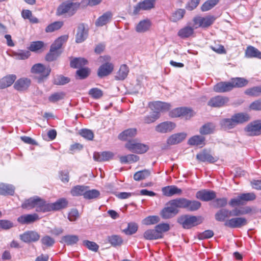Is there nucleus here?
I'll list each match as a JSON object with an SVG mask.
<instances>
[{
  "instance_id": "17",
  "label": "nucleus",
  "mask_w": 261,
  "mask_h": 261,
  "mask_svg": "<svg viewBox=\"0 0 261 261\" xmlns=\"http://www.w3.org/2000/svg\"><path fill=\"white\" fill-rule=\"evenodd\" d=\"M175 127V123L167 121L159 124L156 126L155 129L157 132L165 134L171 132Z\"/></svg>"
},
{
  "instance_id": "6",
  "label": "nucleus",
  "mask_w": 261,
  "mask_h": 261,
  "mask_svg": "<svg viewBox=\"0 0 261 261\" xmlns=\"http://www.w3.org/2000/svg\"><path fill=\"white\" fill-rule=\"evenodd\" d=\"M244 131L249 136L261 135V120H256L248 123L244 128Z\"/></svg>"
},
{
  "instance_id": "13",
  "label": "nucleus",
  "mask_w": 261,
  "mask_h": 261,
  "mask_svg": "<svg viewBox=\"0 0 261 261\" xmlns=\"http://www.w3.org/2000/svg\"><path fill=\"white\" fill-rule=\"evenodd\" d=\"M171 117H185L186 119L192 116V111L187 108H177L170 112Z\"/></svg>"
},
{
  "instance_id": "20",
  "label": "nucleus",
  "mask_w": 261,
  "mask_h": 261,
  "mask_svg": "<svg viewBox=\"0 0 261 261\" xmlns=\"http://www.w3.org/2000/svg\"><path fill=\"white\" fill-rule=\"evenodd\" d=\"M148 149L147 145L132 140V152L142 154L147 152Z\"/></svg>"
},
{
  "instance_id": "64",
  "label": "nucleus",
  "mask_w": 261,
  "mask_h": 261,
  "mask_svg": "<svg viewBox=\"0 0 261 261\" xmlns=\"http://www.w3.org/2000/svg\"><path fill=\"white\" fill-rule=\"evenodd\" d=\"M90 72L88 68H81L76 71V74L80 79H84L89 75Z\"/></svg>"
},
{
  "instance_id": "5",
  "label": "nucleus",
  "mask_w": 261,
  "mask_h": 261,
  "mask_svg": "<svg viewBox=\"0 0 261 261\" xmlns=\"http://www.w3.org/2000/svg\"><path fill=\"white\" fill-rule=\"evenodd\" d=\"M256 196L253 193H243L239 195L236 198L230 200L229 204L233 207L244 205L246 202L254 200Z\"/></svg>"
},
{
  "instance_id": "49",
  "label": "nucleus",
  "mask_w": 261,
  "mask_h": 261,
  "mask_svg": "<svg viewBox=\"0 0 261 261\" xmlns=\"http://www.w3.org/2000/svg\"><path fill=\"white\" fill-rule=\"evenodd\" d=\"M65 93L64 92H55L51 94L48 97V100L53 103H55L64 98Z\"/></svg>"
},
{
  "instance_id": "34",
  "label": "nucleus",
  "mask_w": 261,
  "mask_h": 261,
  "mask_svg": "<svg viewBox=\"0 0 261 261\" xmlns=\"http://www.w3.org/2000/svg\"><path fill=\"white\" fill-rule=\"evenodd\" d=\"M220 125L222 129L227 130L236 127V124L232 117L231 118H224L220 122Z\"/></svg>"
},
{
  "instance_id": "54",
  "label": "nucleus",
  "mask_w": 261,
  "mask_h": 261,
  "mask_svg": "<svg viewBox=\"0 0 261 261\" xmlns=\"http://www.w3.org/2000/svg\"><path fill=\"white\" fill-rule=\"evenodd\" d=\"M219 0H208L201 6V10L203 12L208 11L216 6Z\"/></svg>"
},
{
  "instance_id": "1",
  "label": "nucleus",
  "mask_w": 261,
  "mask_h": 261,
  "mask_svg": "<svg viewBox=\"0 0 261 261\" xmlns=\"http://www.w3.org/2000/svg\"><path fill=\"white\" fill-rule=\"evenodd\" d=\"M49 203L39 196H35L25 200L22 204L23 208L31 210L35 208L37 212L46 213L49 212Z\"/></svg>"
},
{
  "instance_id": "4",
  "label": "nucleus",
  "mask_w": 261,
  "mask_h": 261,
  "mask_svg": "<svg viewBox=\"0 0 261 261\" xmlns=\"http://www.w3.org/2000/svg\"><path fill=\"white\" fill-rule=\"evenodd\" d=\"M80 4L77 3H62L57 8L56 14L58 16L66 15L68 16H73L79 8Z\"/></svg>"
},
{
  "instance_id": "44",
  "label": "nucleus",
  "mask_w": 261,
  "mask_h": 261,
  "mask_svg": "<svg viewBox=\"0 0 261 261\" xmlns=\"http://www.w3.org/2000/svg\"><path fill=\"white\" fill-rule=\"evenodd\" d=\"M100 195V192L96 189L89 190L86 189L84 198L86 199H92L98 197Z\"/></svg>"
},
{
  "instance_id": "43",
  "label": "nucleus",
  "mask_w": 261,
  "mask_h": 261,
  "mask_svg": "<svg viewBox=\"0 0 261 261\" xmlns=\"http://www.w3.org/2000/svg\"><path fill=\"white\" fill-rule=\"evenodd\" d=\"M204 138L202 136H194L189 140L188 143L191 145H203L204 144Z\"/></svg>"
},
{
  "instance_id": "38",
  "label": "nucleus",
  "mask_w": 261,
  "mask_h": 261,
  "mask_svg": "<svg viewBox=\"0 0 261 261\" xmlns=\"http://www.w3.org/2000/svg\"><path fill=\"white\" fill-rule=\"evenodd\" d=\"M130 137V129H127L121 133L118 136L119 140L121 141H128L125 144V147L130 150V141L129 138Z\"/></svg>"
},
{
  "instance_id": "47",
  "label": "nucleus",
  "mask_w": 261,
  "mask_h": 261,
  "mask_svg": "<svg viewBox=\"0 0 261 261\" xmlns=\"http://www.w3.org/2000/svg\"><path fill=\"white\" fill-rule=\"evenodd\" d=\"M150 174V172L149 170H143L137 172L134 175V178L135 180L139 181L144 179L148 177Z\"/></svg>"
},
{
  "instance_id": "41",
  "label": "nucleus",
  "mask_w": 261,
  "mask_h": 261,
  "mask_svg": "<svg viewBox=\"0 0 261 261\" xmlns=\"http://www.w3.org/2000/svg\"><path fill=\"white\" fill-rule=\"evenodd\" d=\"M144 237L147 240H156L161 238L160 233L156 229H148L145 231Z\"/></svg>"
},
{
  "instance_id": "61",
  "label": "nucleus",
  "mask_w": 261,
  "mask_h": 261,
  "mask_svg": "<svg viewBox=\"0 0 261 261\" xmlns=\"http://www.w3.org/2000/svg\"><path fill=\"white\" fill-rule=\"evenodd\" d=\"M213 205L215 207L220 208L225 206L227 204L226 198H217L213 201Z\"/></svg>"
},
{
  "instance_id": "14",
  "label": "nucleus",
  "mask_w": 261,
  "mask_h": 261,
  "mask_svg": "<svg viewBox=\"0 0 261 261\" xmlns=\"http://www.w3.org/2000/svg\"><path fill=\"white\" fill-rule=\"evenodd\" d=\"M196 197L203 201H208L215 199L216 194L213 191L202 190L196 193Z\"/></svg>"
},
{
  "instance_id": "36",
  "label": "nucleus",
  "mask_w": 261,
  "mask_h": 261,
  "mask_svg": "<svg viewBox=\"0 0 261 261\" xmlns=\"http://www.w3.org/2000/svg\"><path fill=\"white\" fill-rule=\"evenodd\" d=\"M79 241V237L76 235L68 234L62 237L61 242L67 245H73Z\"/></svg>"
},
{
  "instance_id": "62",
  "label": "nucleus",
  "mask_w": 261,
  "mask_h": 261,
  "mask_svg": "<svg viewBox=\"0 0 261 261\" xmlns=\"http://www.w3.org/2000/svg\"><path fill=\"white\" fill-rule=\"evenodd\" d=\"M80 134L88 140H92L94 138V134L91 130L88 129H82L80 132Z\"/></svg>"
},
{
  "instance_id": "32",
  "label": "nucleus",
  "mask_w": 261,
  "mask_h": 261,
  "mask_svg": "<svg viewBox=\"0 0 261 261\" xmlns=\"http://www.w3.org/2000/svg\"><path fill=\"white\" fill-rule=\"evenodd\" d=\"M15 188L12 185L4 183L0 184V195H13L14 193Z\"/></svg>"
},
{
  "instance_id": "31",
  "label": "nucleus",
  "mask_w": 261,
  "mask_h": 261,
  "mask_svg": "<svg viewBox=\"0 0 261 261\" xmlns=\"http://www.w3.org/2000/svg\"><path fill=\"white\" fill-rule=\"evenodd\" d=\"M151 25L150 20L148 19L141 20L136 27V31L138 33H144L149 30Z\"/></svg>"
},
{
  "instance_id": "58",
  "label": "nucleus",
  "mask_w": 261,
  "mask_h": 261,
  "mask_svg": "<svg viewBox=\"0 0 261 261\" xmlns=\"http://www.w3.org/2000/svg\"><path fill=\"white\" fill-rule=\"evenodd\" d=\"M160 218L157 216H150L143 220V223L145 225H152L159 222Z\"/></svg>"
},
{
  "instance_id": "26",
  "label": "nucleus",
  "mask_w": 261,
  "mask_h": 261,
  "mask_svg": "<svg viewBox=\"0 0 261 261\" xmlns=\"http://www.w3.org/2000/svg\"><path fill=\"white\" fill-rule=\"evenodd\" d=\"M113 14L111 12L107 11L99 17L95 21V25L97 27H102L107 24L112 19Z\"/></svg>"
},
{
  "instance_id": "33",
  "label": "nucleus",
  "mask_w": 261,
  "mask_h": 261,
  "mask_svg": "<svg viewBox=\"0 0 261 261\" xmlns=\"http://www.w3.org/2000/svg\"><path fill=\"white\" fill-rule=\"evenodd\" d=\"M188 199L184 198H179L169 201V204L177 208H186L188 206Z\"/></svg>"
},
{
  "instance_id": "35",
  "label": "nucleus",
  "mask_w": 261,
  "mask_h": 261,
  "mask_svg": "<svg viewBox=\"0 0 261 261\" xmlns=\"http://www.w3.org/2000/svg\"><path fill=\"white\" fill-rule=\"evenodd\" d=\"M245 55L248 58H257L261 59V52L253 46H249L247 47Z\"/></svg>"
},
{
  "instance_id": "55",
  "label": "nucleus",
  "mask_w": 261,
  "mask_h": 261,
  "mask_svg": "<svg viewBox=\"0 0 261 261\" xmlns=\"http://www.w3.org/2000/svg\"><path fill=\"white\" fill-rule=\"evenodd\" d=\"M201 206V203L196 200H188V206L186 209L189 211H195L199 209Z\"/></svg>"
},
{
  "instance_id": "30",
  "label": "nucleus",
  "mask_w": 261,
  "mask_h": 261,
  "mask_svg": "<svg viewBox=\"0 0 261 261\" xmlns=\"http://www.w3.org/2000/svg\"><path fill=\"white\" fill-rule=\"evenodd\" d=\"M196 158L201 162H207L210 163H215L218 160L216 157L213 156L211 154L206 151H203L197 154Z\"/></svg>"
},
{
  "instance_id": "40",
  "label": "nucleus",
  "mask_w": 261,
  "mask_h": 261,
  "mask_svg": "<svg viewBox=\"0 0 261 261\" xmlns=\"http://www.w3.org/2000/svg\"><path fill=\"white\" fill-rule=\"evenodd\" d=\"M88 63V61L84 58H76L70 62V66L74 68H82Z\"/></svg>"
},
{
  "instance_id": "39",
  "label": "nucleus",
  "mask_w": 261,
  "mask_h": 261,
  "mask_svg": "<svg viewBox=\"0 0 261 261\" xmlns=\"http://www.w3.org/2000/svg\"><path fill=\"white\" fill-rule=\"evenodd\" d=\"M230 82L232 89L233 88H240L247 85L248 82L247 80L242 77H236L232 79Z\"/></svg>"
},
{
  "instance_id": "2",
  "label": "nucleus",
  "mask_w": 261,
  "mask_h": 261,
  "mask_svg": "<svg viewBox=\"0 0 261 261\" xmlns=\"http://www.w3.org/2000/svg\"><path fill=\"white\" fill-rule=\"evenodd\" d=\"M67 39V37L63 36L59 37L51 45L49 53L45 56V60L52 62L56 60L62 54L61 48L64 42Z\"/></svg>"
},
{
  "instance_id": "10",
  "label": "nucleus",
  "mask_w": 261,
  "mask_h": 261,
  "mask_svg": "<svg viewBox=\"0 0 261 261\" xmlns=\"http://www.w3.org/2000/svg\"><path fill=\"white\" fill-rule=\"evenodd\" d=\"M149 107L153 112H165L170 110L171 105L169 103L164 102L160 101L150 102L148 104Z\"/></svg>"
},
{
  "instance_id": "23",
  "label": "nucleus",
  "mask_w": 261,
  "mask_h": 261,
  "mask_svg": "<svg viewBox=\"0 0 261 261\" xmlns=\"http://www.w3.org/2000/svg\"><path fill=\"white\" fill-rule=\"evenodd\" d=\"M230 217V210L226 208H221L218 211L215 215V218L216 221L219 222H225L229 220L228 218Z\"/></svg>"
},
{
  "instance_id": "28",
  "label": "nucleus",
  "mask_w": 261,
  "mask_h": 261,
  "mask_svg": "<svg viewBox=\"0 0 261 261\" xmlns=\"http://www.w3.org/2000/svg\"><path fill=\"white\" fill-rule=\"evenodd\" d=\"M236 125L242 124L250 119L249 115L245 113H238L232 116Z\"/></svg>"
},
{
  "instance_id": "45",
  "label": "nucleus",
  "mask_w": 261,
  "mask_h": 261,
  "mask_svg": "<svg viewBox=\"0 0 261 261\" xmlns=\"http://www.w3.org/2000/svg\"><path fill=\"white\" fill-rule=\"evenodd\" d=\"M194 29L191 27H186L180 29L178 32V35L181 38H187L193 34Z\"/></svg>"
},
{
  "instance_id": "22",
  "label": "nucleus",
  "mask_w": 261,
  "mask_h": 261,
  "mask_svg": "<svg viewBox=\"0 0 261 261\" xmlns=\"http://www.w3.org/2000/svg\"><path fill=\"white\" fill-rule=\"evenodd\" d=\"M162 191L164 195L171 197L174 195H180L182 190L175 186H168L162 188Z\"/></svg>"
},
{
  "instance_id": "18",
  "label": "nucleus",
  "mask_w": 261,
  "mask_h": 261,
  "mask_svg": "<svg viewBox=\"0 0 261 261\" xmlns=\"http://www.w3.org/2000/svg\"><path fill=\"white\" fill-rule=\"evenodd\" d=\"M88 31L86 29L84 23L79 24L75 36V42L77 43L83 42L88 37Z\"/></svg>"
},
{
  "instance_id": "51",
  "label": "nucleus",
  "mask_w": 261,
  "mask_h": 261,
  "mask_svg": "<svg viewBox=\"0 0 261 261\" xmlns=\"http://www.w3.org/2000/svg\"><path fill=\"white\" fill-rule=\"evenodd\" d=\"M108 240L113 246H120L122 244L123 240L118 235H112L108 237Z\"/></svg>"
},
{
  "instance_id": "12",
  "label": "nucleus",
  "mask_w": 261,
  "mask_h": 261,
  "mask_svg": "<svg viewBox=\"0 0 261 261\" xmlns=\"http://www.w3.org/2000/svg\"><path fill=\"white\" fill-rule=\"evenodd\" d=\"M40 237V234L37 232L32 230L25 231L19 236L20 239L27 243L37 242Z\"/></svg>"
},
{
  "instance_id": "48",
  "label": "nucleus",
  "mask_w": 261,
  "mask_h": 261,
  "mask_svg": "<svg viewBox=\"0 0 261 261\" xmlns=\"http://www.w3.org/2000/svg\"><path fill=\"white\" fill-rule=\"evenodd\" d=\"M70 79L62 75H57L54 77L53 83L56 85H63L68 83Z\"/></svg>"
},
{
  "instance_id": "3",
  "label": "nucleus",
  "mask_w": 261,
  "mask_h": 261,
  "mask_svg": "<svg viewBox=\"0 0 261 261\" xmlns=\"http://www.w3.org/2000/svg\"><path fill=\"white\" fill-rule=\"evenodd\" d=\"M202 222V219L201 217L189 215H182L177 219V222L185 229H190L200 224Z\"/></svg>"
},
{
  "instance_id": "19",
  "label": "nucleus",
  "mask_w": 261,
  "mask_h": 261,
  "mask_svg": "<svg viewBox=\"0 0 261 261\" xmlns=\"http://www.w3.org/2000/svg\"><path fill=\"white\" fill-rule=\"evenodd\" d=\"M155 3L151 0H144L142 2H140L134 8V14H137L141 10H149L154 8Z\"/></svg>"
},
{
  "instance_id": "46",
  "label": "nucleus",
  "mask_w": 261,
  "mask_h": 261,
  "mask_svg": "<svg viewBox=\"0 0 261 261\" xmlns=\"http://www.w3.org/2000/svg\"><path fill=\"white\" fill-rule=\"evenodd\" d=\"M215 126L212 123L203 125L200 129V133L202 135H208L212 133L215 130Z\"/></svg>"
},
{
  "instance_id": "59",
  "label": "nucleus",
  "mask_w": 261,
  "mask_h": 261,
  "mask_svg": "<svg viewBox=\"0 0 261 261\" xmlns=\"http://www.w3.org/2000/svg\"><path fill=\"white\" fill-rule=\"evenodd\" d=\"M83 245L88 249L94 252H97L99 248V246L95 243L88 240H84L83 242Z\"/></svg>"
},
{
  "instance_id": "8",
  "label": "nucleus",
  "mask_w": 261,
  "mask_h": 261,
  "mask_svg": "<svg viewBox=\"0 0 261 261\" xmlns=\"http://www.w3.org/2000/svg\"><path fill=\"white\" fill-rule=\"evenodd\" d=\"M105 57L106 63L100 66L97 71V75L100 78L109 75L114 69L113 64L109 62L110 57Z\"/></svg>"
},
{
  "instance_id": "27",
  "label": "nucleus",
  "mask_w": 261,
  "mask_h": 261,
  "mask_svg": "<svg viewBox=\"0 0 261 261\" xmlns=\"http://www.w3.org/2000/svg\"><path fill=\"white\" fill-rule=\"evenodd\" d=\"M213 89L216 92L224 93L231 90L232 86L230 82H220L214 86Z\"/></svg>"
},
{
  "instance_id": "11",
  "label": "nucleus",
  "mask_w": 261,
  "mask_h": 261,
  "mask_svg": "<svg viewBox=\"0 0 261 261\" xmlns=\"http://www.w3.org/2000/svg\"><path fill=\"white\" fill-rule=\"evenodd\" d=\"M229 101V98L223 96H216L211 98L207 105L213 108H220L225 106Z\"/></svg>"
},
{
  "instance_id": "57",
  "label": "nucleus",
  "mask_w": 261,
  "mask_h": 261,
  "mask_svg": "<svg viewBox=\"0 0 261 261\" xmlns=\"http://www.w3.org/2000/svg\"><path fill=\"white\" fill-rule=\"evenodd\" d=\"M41 242L46 247H50L54 245L55 241L53 238L48 236H45L41 239Z\"/></svg>"
},
{
  "instance_id": "56",
  "label": "nucleus",
  "mask_w": 261,
  "mask_h": 261,
  "mask_svg": "<svg viewBox=\"0 0 261 261\" xmlns=\"http://www.w3.org/2000/svg\"><path fill=\"white\" fill-rule=\"evenodd\" d=\"M245 93L249 96H258L261 94V86H256L248 89Z\"/></svg>"
},
{
  "instance_id": "63",
  "label": "nucleus",
  "mask_w": 261,
  "mask_h": 261,
  "mask_svg": "<svg viewBox=\"0 0 261 261\" xmlns=\"http://www.w3.org/2000/svg\"><path fill=\"white\" fill-rule=\"evenodd\" d=\"M89 94L93 98L98 99L102 96L103 92L100 89L97 88H93L89 90Z\"/></svg>"
},
{
  "instance_id": "37",
  "label": "nucleus",
  "mask_w": 261,
  "mask_h": 261,
  "mask_svg": "<svg viewBox=\"0 0 261 261\" xmlns=\"http://www.w3.org/2000/svg\"><path fill=\"white\" fill-rule=\"evenodd\" d=\"M87 189H89V187L77 185L72 188L71 190V194L73 196H79L82 195L84 196V194Z\"/></svg>"
},
{
  "instance_id": "21",
  "label": "nucleus",
  "mask_w": 261,
  "mask_h": 261,
  "mask_svg": "<svg viewBox=\"0 0 261 261\" xmlns=\"http://www.w3.org/2000/svg\"><path fill=\"white\" fill-rule=\"evenodd\" d=\"M68 201L65 198H60L54 203H49V212L58 211L67 206Z\"/></svg>"
},
{
  "instance_id": "29",
  "label": "nucleus",
  "mask_w": 261,
  "mask_h": 261,
  "mask_svg": "<svg viewBox=\"0 0 261 261\" xmlns=\"http://www.w3.org/2000/svg\"><path fill=\"white\" fill-rule=\"evenodd\" d=\"M16 79L14 74H10L0 80V89H5L10 86Z\"/></svg>"
},
{
  "instance_id": "53",
  "label": "nucleus",
  "mask_w": 261,
  "mask_h": 261,
  "mask_svg": "<svg viewBox=\"0 0 261 261\" xmlns=\"http://www.w3.org/2000/svg\"><path fill=\"white\" fill-rule=\"evenodd\" d=\"M63 25L62 21H55L49 24L45 29V32L47 33L53 32L60 29Z\"/></svg>"
},
{
  "instance_id": "50",
  "label": "nucleus",
  "mask_w": 261,
  "mask_h": 261,
  "mask_svg": "<svg viewBox=\"0 0 261 261\" xmlns=\"http://www.w3.org/2000/svg\"><path fill=\"white\" fill-rule=\"evenodd\" d=\"M44 45V43L42 41H34L31 43L29 49L31 51L39 52L43 48Z\"/></svg>"
},
{
  "instance_id": "52",
  "label": "nucleus",
  "mask_w": 261,
  "mask_h": 261,
  "mask_svg": "<svg viewBox=\"0 0 261 261\" xmlns=\"http://www.w3.org/2000/svg\"><path fill=\"white\" fill-rule=\"evenodd\" d=\"M186 11L183 9H179L173 13L171 20L173 22H176L181 19L185 15Z\"/></svg>"
},
{
  "instance_id": "16",
  "label": "nucleus",
  "mask_w": 261,
  "mask_h": 261,
  "mask_svg": "<svg viewBox=\"0 0 261 261\" xmlns=\"http://www.w3.org/2000/svg\"><path fill=\"white\" fill-rule=\"evenodd\" d=\"M166 205L161 212V216L163 219H170L175 216L178 213L177 209L169 204V201L166 204Z\"/></svg>"
},
{
  "instance_id": "7",
  "label": "nucleus",
  "mask_w": 261,
  "mask_h": 261,
  "mask_svg": "<svg viewBox=\"0 0 261 261\" xmlns=\"http://www.w3.org/2000/svg\"><path fill=\"white\" fill-rule=\"evenodd\" d=\"M31 71L32 73L39 74L40 79L43 80L49 75L51 69L49 66L46 67L42 64L37 63L32 67Z\"/></svg>"
},
{
  "instance_id": "60",
  "label": "nucleus",
  "mask_w": 261,
  "mask_h": 261,
  "mask_svg": "<svg viewBox=\"0 0 261 261\" xmlns=\"http://www.w3.org/2000/svg\"><path fill=\"white\" fill-rule=\"evenodd\" d=\"M160 117V114L159 112H153L151 115L145 116L144 121L145 123L149 124L154 122Z\"/></svg>"
},
{
  "instance_id": "15",
  "label": "nucleus",
  "mask_w": 261,
  "mask_h": 261,
  "mask_svg": "<svg viewBox=\"0 0 261 261\" xmlns=\"http://www.w3.org/2000/svg\"><path fill=\"white\" fill-rule=\"evenodd\" d=\"M31 84V81L30 79L27 77H22L17 80L14 84V88L19 92L27 91Z\"/></svg>"
},
{
  "instance_id": "25",
  "label": "nucleus",
  "mask_w": 261,
  "mask_h": 261,
  "mask_svg": "<svg viewBox=\"0 0 261 261\" xmlns=\"http://www.w3.org/2000/svg\"><path fill=\"white\" fill-rule=\"evenodd\" d=\"M38 219V215L37 214H33L21 215L17 218V221L22 224H28L33 223Z\"/></svg>"
},
{
  "instance_id": "42",
  "label": "nucleus",
  "mask_w": 261,
  "mask_h": 261,
  "mask_svg": "<svg viewBox=\"0 0 261 261\" xmlns=\"http://www.w3.org/2000/svg\"><path fill=\"white\" fill-rule=\"evenodd\" d=\"M128 72V68L126 65H121L116 74V79L118 80H123L127 76Z\"/></svg>"
},
{
  "instance_id": "24",
  "label": "nucleus",
  "mask_w": 261,
  "mask_h": 261,
  "mask_svg": "<svg viewBox=\"0 0 261 261\" xmlns=\"http://www.w3.org/2000/svg\"><path fill=\"white\" fill-rule=\"evenodd\" d=\"M187 137V134L185 133H180L174 134L170 136L167 141L168 145H175L182 142Z\"/></svg>"
},
{
  "instance_id": "9",
  "label": "nucleus",
  "mask_w": 261,
  "mask_h": 261,
  "mask_svg": "<svg viewBox=\"0 0 261 261\" xmlns=\"http://www.w3.org/2000/svg\"><path fill=\"white\" fill-rule=\"evenodd\" d=\"M247 224V220L244 217H234L227 220L224 225L229 228H241Z\"/></svg>"
}]
</instances>
